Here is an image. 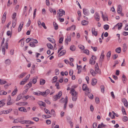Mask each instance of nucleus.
I'll list each match as a JSON object with an SVG mask.
<instances>
[{
	"instance_id": "nucleus-46",
	"label": "nucleus",
	"mask_w": 128,
	"mask_h": 128,
	"mask_svg": "<svg viewBox=\"0 0 128 128\" xmlns=\"http://www.w3.org/2000/svg\"><path fill=\"white\" fill-rule=\"evenodd\" d=\"M40 93L41 94L40 95L43 96H45L47 95L45 92H40Z\"/></svg>"
},
{
	"instance_id": "nucleus-40",
	"label": "nucleus",
	"mask_w": 128,
	"mask_h": 128,
	"mask_svg": "<svg viewBox=\"0 0 128 128\" xmlns=\"http://www.w3.org/2000/svg\"><path fill=\"white\" fill-rule=\"evenodd\" d=\"M123 120L124 122H126L128 120V118L126 116H124L123 118Z\"/></svg>"
},
{
	"instance_id": "nucleus-49",
	"label": "nucleus",
	"mask_w": 128,
	"mask_h": 128,
	"mask_svg": "<svg viewBox=\"0 0 128 128\" xmlns=\"http://www.w3.org/2000/svg\"><path fill=\"white\" fill-rule=\"evenodd\" d=\"M26 124H34V123L33 122H32L30 120H26Z\"/></svg>"
},
{
	"instance_id": "nucleus-6",
	"label": "nucleus",
	"mask_w": 128,
	"mask_h": 128,
	"mask_svg": "<svg viewBox=\"0 0 128 128\" xmlns=\"http://www.w3.org/2000/svg\"><path fill=\"white\" fill-rule=\"evenodd\" d=\"M18 110L21 112H27L26 110L24 107H22L19 108H18Z\"/></svg>"
},
{
	"instance_id": "nucleus-50",
	"label": "nucleus",
	"mask_w": 128,
	"mask_h": 128,
	"mask_svg": "<svg viewBox=\"0 0 128 128\" xmlns=\"http://www.w3.org/2000/svg\"><path fill=\"white\" fill-rule=\"evenodd\" d=\"M20 120H18V119H15L14 121L13 122L14 123H18V122H20Z\"/></svg>"
},
{
	"instance_id": "nucleus-42",
	"label": "nucleus",
	"mask_w": 128,
	"mask_h": 128,
	"mask_svg": "<svg viewBox=\"0 0 128 128\" xmlns=\"http://www.w3.org/2000/svg\"><path fill=\"white\" fill-rule=\"evenodd\" d=\"M2 53L3 54H5V46H2Z\"/></svg>"
},
{
	"instance_id": "nucleus-62",
	"label": "nucleus",
	"mask_w": 128,
	"mask_h": 128,
	"mask_svg": "<svg viewBox=\"0 0 128 128\" xmlns=\"http://www.w3.org/2000/svg\"><path fill=\"white\" fill-rule=\"evenodd\" d=\"M78 47L80 49L82 50H83L84 48V46L82 45H79Z\"/></svg>"
},
{
	"instance_id": "nucleus-29",
	"label": "nucleus",
	"mask_w": 128,
	"mask_h": 128,
	"mask_svg": "<svg viewBox=\"0 0 128 128\" xmlns=\"http://www.w3.org/2000/svg\"><path fill=\"white\" fill-rule=\"evenodd\" d=\"M95 72H96V74H100V70L99 68L95 69Z\"/></svg>"
},
{
	"instance_id": "nucleus-54",
	"label": "nucleus",
	"mask_w": 128,
	"mask_h": 128,
	"mask_svg": "<svg viewBox=\"0 0 128 128\" xmlns=\"http://www.w3.org/2000/svg\"><path fill=\"white\" fill-rule=\"evenodd\" d=\"M26 120H20V122L22 124H26Z\"/></svg>"
},
{
	"instance_id": "nucleus-36",
	"label": "nucleus",
	"mask_w": 128,
	"mask_h": 128,
	"mask_svg": "<svg viewBox=\"0 0 128 128\" xmlns=\"http://www.w3.org/2000/svg\"><path fill=\"white\" fill-rule=\"evenodd\" d=\"M104 28L105 30H108L109 28V26L108 24H105L104 26Z\"/></svg>"
},
{
	"instance_id": "nucleus-5",
	"label": "nucleus",
	"mask_w": 128,
	"mask_h": 128,
	"mask_svg": "<svg viewBox=\"0 0 128 128\" xmlns=\"http://www.w3.org/2000/svg\"><path fill=\"white\" fill-rule=\"evenodd\" d=\"M122 26V23H118L116 25L114 26V27H116L117 26H118V30H120L121 29Z\"/></svg>"
},
{
	"instance_id": "nucleus-15",
	"label": "nucleus",
	"mask_w": 128,
	"mask_h": 128,
	"mask_svg": "<svg viewBox=\"0 0 128 128\" xmlns=\"http://www.w3.org/2000/svg\"><path fill=\"white\" fill-rule=\"evenodd\" d=\"M90 72L92 75L93 76H96V72L92 69L90 70Z\"/></svg>"
},
{
	"instance_id": "nucleus-31",
	"label": "nucleus",
	"mask_w": 128,
	"mask_h": 128,
	"mask_svg": "<svg viewBox=\"0 0 128 128\" xmlns=\"http://www.w3.org/2000/svg\"><path fill=\"white\" fill-rule=\"evenodd\" d=\"M17 92V88L15 89L13 92L12 93V96H14V95H15L16 94Z\"/></svg>"
},
{
	"instance_id": "nucleus-39",
	"label": "nucleus",
	"mask_w": 128,
	"mask_h": 128,
	"mask_svg": "<svg viewBox=\"0 0 128 128\" xmlns=\"http://www.w3.org/2000/svg\"><path fill=\"white\" fill-rule=\"evenodd\" d=\"M16 20H13L12 21V26L13 28L15 27L16 24Z\"/></svg>"
},
{
	"instance_id": "nucleus-26",
	"label": "nucleus",
	"mask_w": 128,
	"mask_h": 128,
	"mask_svg": "<svg viewBox=\"0 0 128 128\" xmlns=\"http://www.w3.org/2000/svg\"><path fill=\"white\" fill-rule=\"evenodd\" d=\"M32 86V83L30 82L26 86V87L28 88V89L29 88L31 87Z\"/></svg>"
},
{
	"instance_id": "nucleus-23",
	"label": "nucleus",
	"mask_w": 128,
	"mask_h": 128,
	"mask_svg": "<svg viewBox=\"0 0 128 128\" xmlns=\"http://www.w3.org/2000/svg\"><path fill=\"white\" fill-rule=\"evenodd\" d=\"M74 28V30H75L76 29V26L74 25H73L72 26L70 27H69L68 28H67V30L68 31H69L70 30H71V29L72 28Z\"/></svg>"
},
{
	"instance_id": "nucleus-37",
	"label": "nucleus",
	"mask_w": 128,
	"mask_h": 128,
	"mask_svg": "<svg viewBox=\"0 0 128 128\" xmlns=\"http://www.w3.org/2000/svg\"><path fill=\"white\" fill-rule=\"evenodd\" d=\"M122 80L124 83V81H125L126 80V76L124 75L123 74L122 76Z\"/></svg>"
},
{
	"instance_id": "nucleus-8",
	"label": "nucleus",
	"mask_w": 128,
	"mask_h": 128,
	"mask_svg": "<svg viewBox=\"0 0 128 128\" xmlns=\"http://www.w3.org/2000/svg\"><path fill=\"white\" fill-rule=\"evenodd\" d=\"M95 18L97 21H99L100 20V16L96 12L95 14Z\"/></svg>"
},
{
	"instance_id": "nucleus-57",
	"label": "nucleus",
	"mask_w": 128,
	"mask_h": 128,
	"mask_svg": "<svg viewBox=\"0 0 128 128\" xmlns=\"http://www.w3.org/2000/svg\"><path fill=\"white\" fill-rule=\"evenodd\" d=\"M103 17H104V19L103 18H102L104 20V21H105L106 20L107 21H108V17H107V16H104V15H103Z\"/></svg>"
},
{
	"instance_id": "nucleus-27",
	"label": "nucleus",
	"mask_w": 128,
	"mask_h": 128,
	"mask_svg": "<svg viewBox=\"0 0 128 128\" xmlns=\"http://www.w3.org/2000/svg\"><path fill=\"white\" fill-rule=\"evenodd\" d=\"M66 52V51L65 50H63L61 51L60 52L59 54L60 55V56H62L65 54Z\"/></svg>"
},
{
	"instance_id": "nucleus-25",
	"label": "nucleus",
	"mask_w": 128,
	"mask_h": 128,
	"mask_svg": "<svg viewBox=\"0 0 128 128\" xmlns=\"http://www.w3.org/2000/svg\"><path fill=\"white\" fill-rule=\"evenodd\" d=\"M70 49L72 51H74L76 50V48L74 45H72L70 46Z\"/></svg>"
},
{
	"instance_id": "nucleus-33",
	"label": "nucleus",
	"mask_w": 128,
	"mask_h": 128,
	"mask_svg": "<svg viewBox=\"0 0 128 128\" xmlns=\"http://www.w3.org/2000/svg\"><path fill=\"white\" fill-rule=\"evenodd\" d=\"M122 111L124 114L126 115L125 110L123 106H122Z\"/></svg>"
},
{
	"instance_id": "nucleus-41",
	"label": "nucleus",
	"mask_w": 128,
	"mask_h": 128,
	"mask_svg": "<svg viewBox=\"0 0 128 128\" xmlns=\"http://www.w3.org/2000/svg\"><path fill=\"white\" fill-rule=\"evenodd\" d=\"M88 96L90 99H92L93 98V95L92 94H89L88 95Z\"/></svg>"
},
{
	"instance_id": "nucleus-47",
	"label": "nucleus",
	"mask_w": 128,
	"mask_h": 128,
	"mask_svg": "<svg viewBox=\"0 0 128 128\" xmlns=\"http://www.w3.org/2000/svg\"><path fill=\"white\" fill-rule=\"evenodd\" d=\"M38 26L40 28H41V22L40 20H38Z\"/></svg>"
},
{
	"instance_id": "nucleus-58",
	"label": "nucleus",
	"mask_w": 128,
	"mask_h": 128,
	"mask_svg": "<svg viewBox=\"0 0 128 128\" xmlns=\"http://www.w3.org/2000/svg\"><path fill=\"white\" fill-rule=\"evenodd\" d=\"M41 26H42L45 29H46L47 28L45 24L44 23V22H42L41 24Z\"/></svg>"
},
{
	"instance_id": "nucleus-53",
	"label": "nucleus",
	"mask_w": 128,
	"mask_h": 128,
	"mask_svg": "<svg viewBox=\"0 0 128 128\" xmlns=\"http://www.w3.org/2000/svg\"><path fill=\"white\" fill-rule=\"evenodd\" d=\"M40 92L38 91L37 92H34V94H35L36 95L38 96H40Z\"/></svg>"
},
{
	"instance_id": "nucleus-13",
	"label": "nucleus",
	"mask_w": 128,
	"mask_h": 128,
	"mask_svg": "<svg viewBox=\"0 0 128 128\" xmlns=\"http://www.w3.org/2000/svg\"><path fill=\"white\" fill-rule=\"evenodd\" d=\"M22 97V95L21 94H19L16 100V101H18L20 99H21Z\"/></svg>"
},
{
	"instance_id": "nucleus-28",
	"label": "nucleus",
	"mask_w": 128,
	"mask_h": 128,
	"mask_svg": "<svg viewBox=\"0 0 128 128\" xmlns=\"http://www.w3.org/2000/svg\"><path fill=\"white\" fill-rule=\"evenodd\" d=\"M7 94V92H6L2 90L0 92V95H6V94Z\"/></svg>"
},
{
	"instance_id": "nucleus-9",
	"label": "nucleus",
	"mask_w": 128,
	"mask_h": 128,
	"mask_svg": "<svg viewBox=\"0 0 128 128\" xmlns=\"http://www.w3.org/2000/svg\"><path fill=\"white\" fill-rule=\"evenodd\" d=\"M92 34H94L96 36L97 35V31H95V29L94 28H92Z\"/></svg>"
},
{
	"instance_id": "nucleus-7",
	"label": "nucleus",
	"mask_w": 128,
	"mask_h": 128,
	"mask_svg": "<svg viewBox=\"0 0 128 128\" xmlns=\"http://www.w3.org/2000/svg\"><path fill=\"white\" fill-rule=\"evenodd\" d=\"M122 101L124 104V106L126 107H127L128 106V102L126 100L125 98H124L122 99Z\"/></svg>"
},
{
	"instance_id": "nucleus-64",
	"label": "nucleus",
	"mask_w": 128,
	"mask_h": 128,
	"mask_svg": "<svg viewBox=\"0 0 128 128\" xmlns=\"http://www.w3.org/2000/svg\"><path fill=\"white\" fill-rule=\"evenodd\" d=\"M58 77L56 76H55L53 78L52 80H53L54 81L53 82H55L56 81V80L57 79Z\"/></svg>"
},
{
	"instance_id": "nucleus-45",
	"label": "nucleus",
	"mask_w": 128,
	"mask_h": 128,
	"mask_svg": "<svg viewBox=\"0 0 128 128\" xmlns=\"http://www.w3.org/2000/svg\"><path fill=\"white\" fill-rule=\"evenodd\" d=\"M26 82V80L23 79L22 81L20 82V85H24L25 84Z\"/></svg>"
},
{
	"instance_id": "nucleus-63",
	"label": "nucleus",
	"mask_w": 128,
	"mask_h": 128,
	"mask_svg": "<svg viewBox=\"0 0 128 128\" xmlns=\"http://www.w3.org/2000/svg\"><path fill=\"white\" fill-rule=\"evenodd\" d=\"M29 99L30 100H35V98L34 96H29Z\"/></svg>"
},
{
	"instance_id": "nucleus-30",
	"label": "nucleus",
	"mask_w": 128,
	"mask_h": 128,
	"mask_svg": "<svg viewBox=\"0 0 128 128\" xmlns=\"http://www.w3.org/2000/svg\"><path fill=\"white\" fill-rule=\"evenodd\" d=\"M26 73L22 72L19 76V78H22L26 74Z\"/></svg>"
},
{
	"instance_id": "nucleus-44",
	"label": "nucleus",
	"mask_w": 128,
	"mask_h": 128,
	"mask_svg": "<svg viewBox=\"0 0 128 128\" xmlns=\"http://www.w3.org/2000/svg\"><path fill=\"white\" fill-rule=\"evenodd\" d=\"M30 46L32 47H34L35 46V44L32 42H30Z\"/></svg>"
},
{
	"instance_id": "nucleus-11",
	"label": "nucleus",
	"mask_w": 128,
	"mask_h": 128,
	"mask_svg": "<svg viewBox=\"0 0 128 128\" xmlns=\"http://www.w3.org/2000/svg\"><path fill=\"white\" fill-rule=\"evenodd\" d=\"M38 104L40 106H42L44 107H46L45 103L42 101H40L38 102Z\"/></svg>"
},
{
	"instance_id": "nucleus-10",
	"label": "nucleus",
	"mask_w": 128,
	"mask_h": 128,
	"mask_svg": "<svg viewBox=\"0 0 128 128\" xmlns=\"http://www.w3.org/2000/svg\"><path fill=\"white\" fill-rule=\"evenodd\" d=\"M122 8L121 6L118 5V7L117 12L118 13H120L122 12Z\"/></svg>"
},
{
	"instance_id": "nucleus-51",
	"label": "nucleus",
	"mask_w": 128,
	"mask_h": 128,
	"mask_svg": "<svg viewBox=\"0 0 128 128\" xmlns=\"http://www.w3.org/2000/svg\"><path fill=\"white\" fill-rule=\"evenodd\" d=\"M42 116L43 118H49L51 117V116H46L45 115H42Z\"/></svg>"
},
{
	"instance_id": "nucleus-34",
	"label": "nucleus",
	"mask_w": 128,
	"mask_h": 128,
	"mask_svg": "<svg viewBox=\"0 0 128 128\" xmlns=\"http://www.w3.org/2000/svg\"><path fill=\"white\" fill-rule=\"evenodd\" d=\"M5 62L6 64L9 65L10 63V61L9 59H7L5 61Z\"/></svg>"
},
{
	"instance_id": "nucleus-61",
	"label": "nucleus",
	"mask_w": 128,
	"mask_h": 128,
	"mask_svg": "<svg viewBox=\"0 0 128 128\" xmlns=\"http://www.w3.org/2000/svg\"><path fill=\"white\" fill-rule=\"evenodd\" d=\"M96 103H98L100 102V99L98 98L97 97L96 98Z\"/></svg>"
},
{
	"instance_id": "nucleus-14",
	"label": "nucleus",
	"mask_w": 128,
	"mask_h": 128,
	"mask_svg": "<svg viewBox=\"0 0 128 128\" xmlns=\"http://www.w3.org/2000/svg\"><path fill=\"white\" fill-rule=\"evenodd\" d=\"M88 22L85 20H82L81 22V23L83 25L85 26L87 25L88 24Z\"/></svg>"
},
{
	"instance_id": "nucleus-22",
	"label": "nucleus",
	"mask_w": 128,
	"mask_h": 128,
	"mask_svg": "<svg viewBox=\"0 0 128 128\" xmlns=\"http://www.w3.org/2000/svg\"><path fill=\"white\" fill-rule=\"evenodd\" d=\"M121 51V48L119 47L116 48L115 50V51L118 53H120V52Z\"/></svg>"
},
{
	"instance_id": "nucleus-43",
	"label": "nucleus",
	"mask_w": 128,
	"mask_h": 128,
	"mask_svg": "<svg viewBox=\"0 0 128 128\" xmlns=\"http://www.w3.org/2000/svg\"><path fill=\"white\" fill-rule=\"evenodd\" d=\"M84 53H86L87 55H89V51L88 50H84Z\"/></svg>"
},
{
	"instance_id": "nucleus-17",
	"label": "nucleus",
	"mask_w": 128,
	"mask_h": 128,
	"mask_svg": "<svg viewBox=\"0 0 128 128\" xmlns=\"http://www.w3.org/2000/svg\"><path fill=\"white\" fill-rule=\"evenodd\" d=\"M47 39L48 40H49L51 42H52L54 43L55 42V40L53 38H48Z\"/></svg>"
},
{
	"instance_id": "nucleus-3",
	"label": "nucleus",
	"mask_w": 128,
	"mask_h": 128,
	"mask_svg": "<svg viewBox=\"0 0 128 128\" xmlns=\"http://www.w3.org/2000/svg\"><path fill=\"white\" fill-rule=\"evenodd\" d=\"M83 14L85 15L88 16L89 15V12L88 10L86 8H83Z\"/></svg>"
},
{
	"instance_id": "nucleus-38",
	"label": "nucleus",
	"mask_w": 128,
	"mask_h": 128,
	"mask_svg": "<svg viewBox=\"0 0 128 128\" xmlns=\"http://www.w3.org/2000/svg\"><path fill=\"white\" fill-rule=\"evenodd\" d=\"M100 87L101 92L102 93H104V86L103 85H102L100 86Z\"/></svg>"
},
{
	"instance_id": "nucleus-21",
	"label": "nucleus",
	"mask_w": 128,
	"mask_h": 128,
	"mask_svg": "<svg viewBox=\"0 0 128 128\" xmlns=\"http://www.w3.org/2000/svg\"><path fill=\"white\" fill-rule=\"evenodd\" d=\"M88 87L87 86L86 84H84L82 86V89L84 91H85L87 90V88Z\"/></svg>"
},
{
	"instance_id": "nucleus-1",
	"label": "nucleus",
	"mask_w": 128,
	"mask_h": 128,
	"mask_svg": "<svg viewBox=\"0 0 128 128\" xmlns=\"http://www.w3.org/2000/svg\"><path fill=\"white\" fill-rule=\"evenodd\" d=\"M70 93H71L72 95V100L74 101H76L77 99V92H76L74 88L71 89L70 91Z\"/></svg>"
},
{
	"instance_id": "nucleus-4",
	"label": "nucleus",
	"mask_w": 128,
	"mask_h": 128,
	"mask_svg": "<svg viewBox=\"0 0 128 128\" xmlns=\"http://www.w3.org/2000/svg\"><path fill=\"white\" fill-rule=\"evenodd\" d=\"M97 82V80L96 78H92V86L95 85Z\"/></svg>"
},
{
	"instance_id": "nucleus-16",
	"label": "nucleus",
	"mask_w": 128,
	"mask_h": 128,
	"mask_svg": "<svg viewBox=\"0 0 128 128\" xmlns=\"http://www.w3.org/2000/svg\"><path fill=\"white\" fill-rule=\"evenodd\" d=\"M45 80L43 79H41L40 81V84L43 85L45 83Z\"/></svg>"
},
{
	"instance_id": "nucleus-48",
	"label": "nucleus",
	"mask_w": 128,
	"mask_h": 128,
	"mask_svg": "<svg viewBox=\"0 0 128 128\" xmlns=\"http://www.w3.org/2000/svg\"><path fill=\"white\" fill-rule=\"evenodd\" d=\"M91 48L94 51H96L97 50L98 48L97 47H93L92 46H91Z\"/></svg>"
},
{
	"instance_id": "nucleus-56",
	"label": "nucleus",
	"mask_w": 128,
	"mask_h": 128,
	"mask_svg": "<svg viewBox=\"0 0 128 128\" xmlns=\"http://www.w3.org/2000/svg\"><path fill=\"white\" fill-rule=\"evenodd\" d=\"M44 110L45 112L46 113L48 114H48H50V111L48 109L46 108H44Z\"/></svg>"
},
{
	"instance_id": "nucleus-24",
	"label": "nucleus",
	"mask_w": 128,
	"mask_h": 128,
	"mask_svg": "<svg viewBox=\"0 0 128 128\" xmlns=\"http://www.w3.org/2000/svg\"><path fill=\"white\" fill-rule=\"evenodd\" d=\"M123 52H125L126 51L127 49V46L126 44H123Z\"/></svg>"
},
{
	"instance_id": "nucleus-60",
	"label": "nucleus",
	"mask_w": 128,
	"mask_h": 128,
	"mask_svg": "<svg viewBox=\"0 0 128 128\" xmlns=\"http://www.w3.org/2000/svg\"><path fill=\"white\" fill-rule=\"evenodd\" d=\"M59 11L60 13H62V14H64V15L65 14V12L62 9H60Z\"/></svg>"
},
{
	"instance_id": "nucleus-2",
	"label": "nucleus",
	"mask_w": 128,
	"mask_h": 128,
	"mask_svg": "<svg viewBox=\"0 0 128 128\" xmlns=\"http://www.w3.org/2000/svg\"><path fill=\"white\" fill-rule=\"evenodd\" d=\"M62 94V92L61 91H60L58 92V94H57L56 95H55L54 98V101L57 100L58 99L60 98Z\"/></svg>"
},
{
	"instance_id": "nucleus-18",
	"label": "nucleus",
	"mask_w": 128,
	"mask_h": 128,
	"mask_svg": "<svg viewBox=\"0 0 128 128\" xmlns=\"http://www.w3.org/2000/svg\"><path fill=\"white\" fill-rule=\"evenodd\" d=\"M53 25L54 29L56 30H57L58 28V26L57 24L55 22H53Z\"/></svg>"
},
{
	"instance_id": "nucleus-12",
	"label": "nucleus",
	"mask_w": 128,
	"mask_h": 128,
	"mask_svg": "<svg viewBox=\"0 0 128 128\" xmlns=\"http://www.w3.org/2000/svg\"><path fill=\"white\" fill-rule=\"evenodd\" d=\"M23 24L24 22H22L20 23V24L19 26V28L18 29V32H20L22 28Z\"/></svg>"
},
{
	"instance_id": "nucleus-52",
	"label": "nucleus",
	"mask_w": 128,
	"mask_h": 128,
	"mask_svg": "<svg viewBox=\"0 0 128 128\" xmlns=\"http://www.w3.org/2000/svg\"><path fill=\"white\" fill-rule=\"evenodd\" d=\"M5 104V103L0 101V108L2 107Z\"/></svg>"
},
{
	"instance_id": "nucleus-59",
	"label": "nucleus",
	"mask_w": 128,
	"mask_h": 128,
	"mask_svg": "<svg viewBox=\"0 0 128 128\" xmlns=\"http://www.w3.org/2000/svg\"><path fill=\"white\" fill-rule=\"evenodd\" d=\"M16 16V13H14L13 14L12 17L13 20H16V19H15V18Z\"/></svg>"
},
{
	"instance_id": "nucleus-35",
	"label": "nucleus",
	"mask_w": 128,
	"mask_h": 128,
	"mask_svg": "<svg viewBox=\"0 0 128 128\" xmlns=\"http://www.w3.org/2000/svg\"><path fill=\"white\" fill-rule=\"evenodd\" d=\"M6 82V81L1 79L0 80V84H4Z\"/></svg>"
},
{
	"instance_id": "nucleus-20",
	"label": "nucleus",
	"mask_w": 128,
	"mask_h": 128,
	"mask_svg": "<svg viewBox=\"0 0 128 128\" xmlns=\"http://www.w3.org/2000/svg\"><path fill=\"white\" fill-rule=\"evenodd\" d=\"M96 62L95 60L92 59H90V63L91 64H94Z\"/></svg>"
},
{
	"instance_id": "nucleus-19",
	"label": "nucleus",
	"mask_w": 128,
	"mask_h": 128,
	"mask_svg": "<svg viewBox=\"0 0 128 128\" xmlns=\"http://www.w3.org/2000/svg\"><path fill=\"white\" fill-rule=\"evenodd\" d=\"M47 46L48 47V48L49 49H52L53 47L50 44H47Z\"/></svg>"
},
{
	"instance_id": "nucleus-55",
	"label": "nucleus",
	"mask_w": 128,
	"mask_h": 128,
	"mask_svg": "<svg viewBox=\"0 0 128 128\" xmlns=\"http://www.w3.org/2000/svg\"><path fill=\"white\" fill-rule=\"evenodd\" d=\"M111 52L110 51H109L107 53L106 56L108 57H109L110 58L111 56Z\"/></svg>"
},
{
	"instance_id": "nucleus-32",
	"label": "nucleus",
	"mask_w": 128,
	"mask_h": 128,
	"mask_svg": "<svg viewBox=\"0 0 128 128\" xmlns=\"http://www.w3.org/2000/svg\"><path fill=\"white\" fill-rule=\"evenodd\" d=\"M38 78V77L36 76L33 79L32 82L34 84L36 82L37 79Z\"/></svg>"
}]
</instances>
